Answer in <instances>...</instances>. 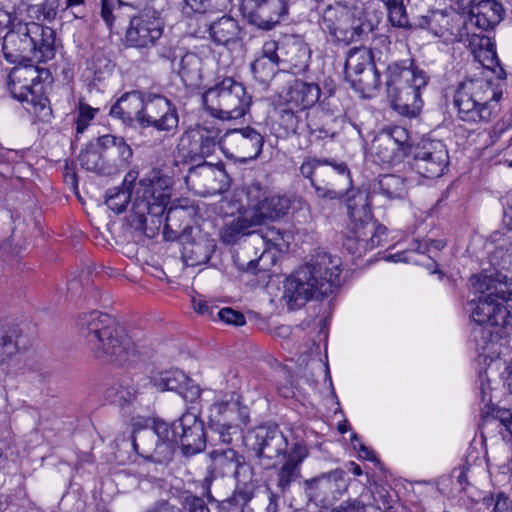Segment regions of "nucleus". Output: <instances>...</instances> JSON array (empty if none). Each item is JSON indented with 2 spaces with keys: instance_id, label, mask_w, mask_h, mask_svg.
<instances>
[{
  "instance_id": "obj_1",
  "label": "nucleus",
  "mask_w": 512,
  "mask_h": 512,
  "mask_svg": "<svg viewBox=\"0 0 512 512\" xmlns=\"http://www.w3.org/2000/svg\"><path fill=\"white\" fill-rule=\"evenodd\" d=\"M488 259L491 268L470 278L474 292L481 294L473 303V315L479 322L505 324L512 316V237L499 239Z\"/></svg>"
},
{
  "instance_id": "obj_2",
  "label": "nucleus",
  "mask_w": 512,
  "mask_h": 512,
  "mask_svg": "<svg viewBox=\"0 0 512 512\" xmlns=\"http://www.w3.org/2000/svg\"><path fill=\"white\" fill-rule=\"evenodd\" d=\"M178 444H181L186 455L204 450V424L196 414L186 412L171 425L162 420H154L151 428L139 429L132 436L136 453L147 461L159 464L172 460Z\"/></svg>"
},
{
  "instance_id": "obj_3",
  "label": "nucleus",
  "mask_w": 512,
  "mask_h": 512,
  "mask_svg": "<svg viewBox=\"0 0 512 512\" xmlns=\"http://www.w3.org/2000/svg\"><path fill=\"white\" fill-rule=\"evenodd\" d=\"M341 259L327 252H317L284 282L282 300L289 310H296L313 299H322L340 286Z\"/></svg>"
},
{
  "instance_id": "obj_4",
  "label": "nucleus",
  "mask_w": 512,
  "mask_h": 512,
  "mask_svg": "<svg viewBox=\"0 0 512 512\" xmlns=\"http://www.w3.org/2000/svg\"><path fill=\"white\" fill-rule=\"evenodd\" d=\"M79 333L95 359L122 366L132 361L134 344L113 317L99 311L85 313L78 320Z\"/></svg>"
},
{
  "instance_id": "obj_5",
  "label": "nucleus",
  "mask_w": 512,
  "mask_h": 512,
  "mask_svg": "<svg viewBox=\"0 0 512 512\" xmlns=\"http://www.w3.org/2000/svg\"><path fill=\"white\" fill-rule=\"evenodd\" d=\"M502 89L499 83L479 77L461 82L454 95L458 117L468 123H488L499 111Z\"/></svg>"
},
{
  "instance_id": "obj_6",
  "label": "nucleus",
  "mask_w": 512,
  "mask_h": 512,
  "mask_svg": "<svg viewBox=\"0 0 512 512\" xmlns=\"http://www.w3.org/2000/svg\"><path fill=\"white\" fill-rule=\"evenodd\" d=\"M252 103L246 88L231 77H225L202 93V104L212 117L229 121L246 115Z\"/></svg>"
},
{
  "instance_id": "obj_7",
  "label": "nucleus",
  "mask_w": 512,
  "mask_h": 512,
  "mask_svg": "<svg viewBox=\"0 0 512 512\" xmlns=\"http://www.w3.org/2000/svg\"><path fill=\"white\" fill-rule=\"evenodd\" d=\"M140 109L134 113L137 123L143 128L152 127L159 132L175 133L179 115L176 106L160 94L132 92Z\"/></svg>"
},
{
  "instance_id": "obj_8",
  "label": "nucleus",
  "mask_w": 512,
  "mask_h": 512,
  "mask_svg": "<svg viewBox=\"0 0 512 512\" xmlns=\"http://www.w3.org/2000/svg\"><path fill=\"white\" fill-rule=\"evenodd\" d=\"M172 184V179L162 173L158 168L150 171L149 175L141 179L134 187L135 198L132 208L127 216L128 225L136 232L143 233L146 222L158 196L156 189L165 190Z\"/></svg>"
},
{
  "instance_id": "obj_9",
  "label": "nucleus",
  "mask_w": 512,
  "mask_h": 512,
  "mask_svg": "<svg viewBox=\"0 0 512 512\" xmlns=\"http://www.w3.org/2000/svg\"><path fill=\"white\" fill-rule=\"evenodd\" d=\"M321 28L334 40L349 44L373 31V24L363 17L338 7L328 6L322 16Z\"/></svg>"
},
{
  "instance_id": "obj_10",
  "label": "nucleus",
  "mask_w": 512,
  "mask_h": 512,
  "mask_svg": "<svg viewBox=\"0 0 512 512\" xmlns=\"http://www.w3.org/2000/svg\"><path fill=\"white\" fill-rule=\"evenodd\" d=\"M164 8V0L144 4L140 15L131 19L126 32V42L129 46L147 48L154 45L163 32L160 17Z\"/></svg>"
},
{
  "instance_id": "obj_11",
  "label": "nucleus",
  "mask_w": 512,
  "mask_h": 512,
  "mask_svg": "<svg viewBox=\"0 0 512 512\" xmlns=\"http://www.w3.org/2000/svg\"><path fill=\"white\" fill-rule=\"evenodd\" d=\"M246 446L259 460H266V467H276L288 455L291 444L277 427H257L245 437Z\"/></svg>"
},
{
  "instance_id": "obj_12",
  "label": "nucleus",
  "mask_w": 512,
  "mask_h": 512,
  "mask_svg": "<svg viewBox=\"0 0 512 512\" xmlns=\"http://www.w3.org/2000/svg\"><path fill=\"white\" fill-rule=\"evenodd\" d=\"M263 145V135L251 126L228 130L221 137V150L226 158L240 163L257 159Z\"/></svg>"
},
{
  "instance_id": "obj_13",
  "label": "nucleus",
  "mask_w": 512,
  "mask_h": 512,
  "mask_svg": "<svg viewBox=\"0 0 512 512\" xmlns=\"http://www.w3.org/2000/svg\"><path fill=\"white\" fill-rule=\"evenodd\" d=\"M449 164L448 150L440 140H422L413 150L412 169L425 178H438Z\"/></svg>"
},
{
  "instance_id": "obj_14",
  "label": "nucleus",
  "mask_w": 512,
  "mask_h": 512,
  "mask_svg": "<svg viewBox=\"0 0 512 512\" xmlns=\"http://www.w3.org/2000/svg\"><path fill=\"white\" fill-rule=\"evenodd\" d=\"M348 486L346 472L340 468L304 481V491L308 499L320 506L338 500Z\"/></svg>"
},
{
  "instance_id": "obj_15",
  "label": "nucleus",
  "mask_w": 512,
  "mask_h": 512,
  "mask_svg": "<svg viewBox=\"0 0 512 512\" xmlns=\"http://www.w3.org/2000/svg\"><path fill=\"white\" fill-rule=\"evenodd\" d=\"M411 151L406 130L395 127L379 133L372 141L371 153L379 164L393 165L401 162Z\"/></svg>"
},
{
  "instance_id": "obj_16",
  "label": "nucleus",
  "mask_w": 512,
  "mask_h": 512,
  "mask_svg": "<svg viewBox=\"0 0 512 512\" xmlns=\"http://www.w3.org/2000/svg\"><path fill=\"white\" fill-rule=\"evenodd\" d=\"M288 455L275 468V482L277 491L285 496L293 483L301 478V466L309 455L308 447L298 435L292 437Z\"/></svg>"
},
{
  "instance_id": "obj_17",
  "label": "nucleus",
  "mask_w": 512,
  "mask_h": 512,
  "mask_svg": "<svg viewBox=\"0 0 512 512\" xmlns=\"http://www.w3.org/2000/svg\"><path fill=\"white\" fill-rule=\"evenodd\" d=\"M288 0H241L240 11L259 29L271 30L288 13Z\"/></svg>"
},
{
  "instance_id": "obj_18",
  "label": "nucleus",
  "mask_w": 512,
  "mask_h": 512,
  "mask_svg": "<svg viewBox=\"0 0 512 512\" xmlns=\"http://www.w3.org/2000/svg\"><path fill=\"white\" fill-rule=\"evenodd\" d=\"M226 178L223 168L203 161L188 169L185 183L195 193L206 196L222 192L226 186Z\"/></svg>"
},
{
  "instance_id": "obj_19",
  "label": "nucleus",
  "mask_w": 512,
  "mask_h": 512,
  "mask_svg": "<svg viewBox=\"0 0 512 512\" xmlns=\"http://www.w3.org/2000/svg\"><path fill=\"white\" fill-rule=\"evenodd\" d=\"M182 246V259L187 266H198L205 264L215 251L216 243L208 234L203 233L200 228H186V232L178 240Z\"/></svg>"
},
{
  "instance_id": "obj_20",
  "label": "nucleus",
  "mask_w": 512,
  "mask_h": 512,
  "mask_svg": "<svg viewBox=\"0 0 512 512\" xmlns=\"http://www.w3.org/2000/svg\"><path fill=\"white\" fill-rule=\"evenodd\" d=\"M221 131L216 127L197 125L184 132L181 137L183 148H187V153L191 159L199 157L201 159L212 155L217 146L221 147Z\"/></svg>"
},
{
  "instance_id": "obj_21",
  "label": "nucleus",
  "mask_w": 512,
  "mask_h": 512,
  "mask_svg": "<svg viewBox=\"0 0 512 512\" xmlns=\"http://www.w3.org/2000/svg\"><path fill=\"white\" fill-rule=\"evenodd\" d=\"M108 175L126 170L132 160L133 150L123 137L106 134L99 137Z\"/></svg>"
},
{
  "instance_id": "obj_22",
  "label": "nucleus",
  "mask_w": 512,
  "mask_h": 512,
  "mask_svg": "<svg viewBox=\"0 0 512 512\" xmlns=\"http://www.w3.org/2000/svg\"><path fill=\"white\" fill-rule=\"evenodd\" d=\"M22 31L31 42V52L39 54V62H47L55 55V32L52 28L34 21L22 20Z\"/></svg>"
},
{
  "instance_id": "obj_23",
  "label": "nucleus",
  "mask_w": 512,
  "mask_h": 512,
  "mask_svg": "<svg viewBox=\"0 0 512 512\" xmlns=\"http://www.w3.org/2000/svg\"><path fill=\"white\" fill-rule=\"evenodd\" d=\"M427 84L426 75H419L414 80V88H399L387 95L391 107L399 114L406 117H416L422 108L420 90Z\"/></svg>"
},
{
  "instance_id": "obj_24",
  "label": "nucleus",
  "mask_w": 512,
  "mask_h": 512,
  "mask_svg": "<svg viewBox=\"0 0 512 512\" xmlns=\"http://www.w3.org/2000/svg\"><path fill=\"white\" fill-rule=\"evenodd\" d=\"M156 388L165 391H175L186 401L193 402L200 394V387L195 384L183 371L178 369L165 371L153 379Z\"/></svg>"
},
{
  "instance_id": "obj_25",
  "label": "nucleus",
  "mask_w": 512,
  "mask_h": 512,
  "mask_svg": "<svg viewBox=\"0 0 512 512\" xmlns=\"http://www.w3.org/2000/svg\"><path fill=\"white\" fill-rule=\"evenodd\" d=\"M300 173L310 180H318L316 177L333 178L338 175L345 185H351L350 171L344 162L332 163L327 159L307 157L300 166Z\"/></svg>"
},
{
  "instance_id": "obj_26",
  "label": "nucleus",
  "mask_w": 512,
  "mask_h": 512,
  "mask_svg": "<svg viewBox=\"0 0 512 512\" xmlns=\"http://www.w3.org/2000/svg\"><path fill=\"white\" fill-rule=\"evenodd\" d=\"M181 204L171 205L166 213L163 235L166 240L173 241L181 239L186 228H194L190 225L191 217L195 214L193 206H189L188 200H179Z\"/></svg>"
},
{
  "instance_id": "obj_27",
  "label": "nucleus",
  "mask_w": 512,
  "mask_h": 512,
  "mask_svg": "<svg viewBox=\"0 0 512 512\" xmlns=\"http://www.w3.org/2000/svg\"><path fill=\"white\" fill-rule=\"evenodd\" d=\"M386 231L385 227L376 226L375 223L371 225H360L355 231H351L346 235L343 246L351 254L361 255L367 250L380 245V235Z\"/></svg>"
},
{
  "instance_id": "obj_28",
  "label": "nucleus",
  "mask_w": 512,
  "mask_h": 512,
  "mask_svg": "<svg viewBox=\"0 0 512 512\" xmlns=\"http://www.w3.org/2000/svg\"><path fill=\"white\" fill-rule=\"evenodd\" d=\"M210 39L216 45L225 47L241 44L245 37L244 30L238 21L230 16H222L216 21L205 24Z\"/></svg>"
},
{
  "instance_id": "obj_29",
  "label": "nucleus",
  "mask_w": 512,
  "mask_h": 512,
  "mask_svg": "<svg viewBox=\"0 0 512 512\" xmlns=\"http://www.w3.org/2000/svg\"><path fill=\"white\" fill-rule=\"evenodd\" d=\"M2 51L4 57L10 63L20 62L28 58L31 52V42L22 31V20L15 24L3 38Z\"/></svg>"
},
{
  "instance_id": "obj_30",
  "label": "nucleus",
  "mask_w": 512,
  "mask_h": 512,
  "mask_svg": "<svg viewBox=\"0 0 512 512\" xmlns=\"http://www.w3.org/2000/svg\"><path fill=\"white\" fill-rule=\"evenodd\" d=\"M370 187L357 188L347 191L346 207L349 218L357 225H370L371 220V200Z\"/></svg>"
},
{
  "instance_id": "obj_31",
  "label": "nucleus",
  "mask_w": 512,
  "mask_h": 512,
  "mask_svg": "<svg viewBox=\"0 0 512 512\" xmlns=\"http://www.w3.org/2000/svg\"><path fill=\"white\" fill-rule=\"evenodd\" d=\"M290 208V200L285 196L264 197L254 207L253 223L261 225L266 220H275L285 216Z\"/></svg>"
},
{
  "instance_id": "obj_32",
  "label": "nucleus",
  "mask_w": 512,
  "mask_h": 512,
  "mask_svg": "<svg viewBox=\"0 0 512 512\" xmlns=\"http://www.w3.org/2000/svg\"><path fill=\"white\" fill-rule=\"evenodd\" d=\"M211 481L206 478L204 480V495L207 497L209 502H218V507L221 511H230L234 508H245L249 507V502L253 499L256 489V484H237L232 495L224 500L218 501L213 497L210 491Z\"/></svg>"
},
{
  "instance_id": "obj_33",
  "label": "nucleus",
  "mask_w": 512,
  "mask_h": 512,
  "mask_svg": "<svg viewBox=\"0 0 512 512\" xmlns=\"http://www.w3.org/2000/svg\"><path fill=\"white\" fill-rule=\"evenodd\" d=\"M504 13L502 5L496 1L471 4L470 23L483 31L494 28Z\"/></svg>"
},
{
  "instance_id": "obj_34",
  "label": "nucleus",
  "mask_w": 512,
  "mask_h": 512,
  "mask_svg": "<svg viewBox=\"0 0 512 512\" xmlns=\"http://www.w3.org/2000/svg\"><path fill=\"white\" fill-rule=\"evenodd\" d=\"M321 95L320 87L315 83H308L300 79L294 80L287 92L286 102L307 111L315 105Z\"/></svg>"
},
{
  "instance_id": "obj_35",
  "label": "nucleus",
  "mask_w": 512,
  "mask_h": 512,
  "mask_svg": "<svg viewBox=\"0 0 512 512\" xmlns=\"http://www.w3.org/2000/svg\"><path fill=\"white\" fill-rule=\"evenodd\" d=\"M278 123L286 134L301 135L307 131L309 113L286 102L278 109Z\"/></svg>"
},
{
  "instance_id": "obj_36",
  "label": "nucleus",
  "mask_w": 512,
  "mask_h": 512,
  "mask_svg": "<svg viewBox=\"0 0 512 512\" xmlns=\"http://www.w3.org/2000/svg\"><path fill=\"white\" fill-rule=\"evenodd\" d=\"M373 194H381L387 199H400L406 194L405 179L394 174L380 175L370 183Z\"/></svg>"
},
{
  "instance_id": "obj_37",
  "label": "nucleus",
  "mask_w": 512,
  "mask_h": 512,
  "mask_svg": "<svg viewBox=\"0 0 512 512\" xmlns=\"http://www.w3.org/2000/svg\"><path fill=\"white\" fill-rule=\"evenodd\" d=\"M373 66H375V52L367 47H355L350 49L346 58L345 73L349 79Z\"/></svg>"
},
{
  "instance_id": "obj_38",
  "label": "nucleus",
  "mask_w": 512,
  "mask_h": 512,
  "mask_svg": "<svg viewBox=\"0 0 512 512\" xmlns=\"http://www.w3.org/2000/svg\"><path fill=\"white\" fill-rule=\"evenodd\" d=\"M137 178V173L130 171L126 174L123 187H116L110 189L106 196V205L116 213H121L125 210L132 197L131 185L133 188L137 183H134Z\"/></svg>"
},
{
  "instance_id": "obj_39",
  "label": "nucleus",
  "mask_w": 512,
  "mask_h": 512,
  "mask_svg": "<svg viewBox=\"0 0 512 512\" xmlns=\"http://www.w3.org/2000/svg\"><path fill=\"white\" fill-rule=\"evenodd\" d=\"M252 226H257L253 223L252 216L250 219L238 217L223 226L220 231V238L224 244L228 245L236 244L244 236H251L255 239L256 231H250Z\"/></svg>"
},
{
  "instance_id": "obj_40",
  "label": "nucleus",
  "mask_w": 512,
  "mask_h": 512,
  "mask_svg": "<svg viewBox=\"0 0 512 512\" xmlns=\"http://www.w3.org/2000/svg\"><path fill=\"white\" fill-rule=\"evenodd\" d=\"M82 168L97 174L108 175L103 149L99 146V137L89 143L78 157Z\"/></svg>"
},
{
  "instance_id": "obj_41",
  "label": "nucleus",
  "mask_w": 512,
  "mask_h": 512,
  "mask_svg": "<svg viewBox=\"0 0 512 512\" xmlns=\"http://www.w3.org/2000/svg\"><path fill=\"white\" fill-rule=\"evenodd\" d=\"M28 74H35V70L32 68H24V69H13L9 75V90L13 98L17 99L21 103H27L34 105L35 104V95L33 90L28 85L18 86L15 81L18 83L23 76L24 79H27Z\"/></svg>"
},
{
  "instance_id": "obj_42",
  "label": "nucleus",
  "mask_w": 512,
  "mask_h": 512,
  "mask_svg": "<svg viewBox=\"0 0 512 512\" xmlns=\"http://www.w3.org/2000/svg\"><path fill=\"white\" fill-rule=\"evenodd\" d=\"M212 468L221 476L232 475L241 455L234 449H215L210 452Z\"/></svg>"
},
{
  "instance_id": "obj_43",
  "label": "nucleus",
  "mask_w": 512,
  "mask_h": 512,
  "mask_svg": "<svg viewBox=\"0 0 512 512\" xmlns=\"http://www.w3.org/2000/svg\"><path fill=\"white\" fill-rule=\"evenodd\" d=\"M385 85L387 95L392 93V89H398V81L412 79L414 77L412 63L409 60L395 61L389 64L385 71Z\"/></svg>"
},
{
  "instance_id": "obj_44",
  "label": "nucleus",
  "mask_w": 512,
  "mask_h": 512,
  "mask_svg": "<svg viewBox=\"0 0 512 512\" xmlns=\"http://www.w3.org/2000/svg\"><path fill=\"white\" fill-rule=\"evenodd\" d=\"M349 79L355 90L368 97L373 95L379 89L381 84L380 73L376 68V65L369 67L368 70H365Z\"/></svg>"
},
{
  "instance_id": "obj_45",
  "label": "nucleus",
  "mask_w": 512,
  "mask_h": 512,
  "mask_svg": "<svg viewBox=\"0 0 512 512\" xmlns=\"http://www.w3.org/2000/svg\"><path fill=\"white\" fill-rule=\"evenodd\" d=\"M388 13L391 24L399 28H430L431 22L435 16V13L430 16H421L418 22L410 23L404 6L399 3L392 5V7L388 9Z\"/></svg>"
},
{
  "instance_id": "obj_46",
  "label": "nucleus",
  "mask_w": 512,
  "mask_h": 512,
  "mask_svg": "<svg viewBox=\"0 0 512 512\" xmlns=\"http://www.w3.org/2000/svg\"><path fill=\"white\" fill-rule=\"evenodd\" d=\"M326 181L325 186L318 184V180H312L311 185L314 187L318 197L325 199H339L342 197L347 190L349 185H345L342 178L338 175L333 178H325L322 182Z\"/></svg>"
},
{
  "instance_id": "obj_47",
  "label": "nucleus",
  "mask_w": 512,
  "mask_h": 512,
  "mask_svg": "<svg viewBox=\"0 0 512 512\" xmlns=\"http://www.w3.org/2000/svg\"><path fill=\"white\" fill-rule=\"evenodd\" d=\"M201 60L194 53H185L180 57L178 62V74L184 82H190L197 80L200 77Z\"/></svg>"
},
{
  "instance_id": "obj_48",
  "label": "nucleus",
  "mask_w": 512,
  "mask_h": 512,
  "mask_svg": "<svg viewBox=\"0 0 512 512\" xmlns=\"http://www.w3.org/2000/svg\"><path fill=\"white\" fill-rule=\"evenodd\" d=\"M290 235L279 229L267 228L265 232L256 231L255 240L262 239L270 247H275L279 251L288 248Z\"/></svg>"
},
{
  "instance_id": "obj_49",
  "label": "nucleus",
  "mask_w": 512,
  "mask_h": 512,
  "mask_svg": "<svg viewBox=\"0 0 512 512\" xmlns=\"http://www.w3.org/2000/svg\"><path fill=\"white\" fill-rule=\"evenodd\" d=\"M211 411L217 416L226 414L233 415L235 413H239L241 421L244 424L248 422V415L241 411L240 403L238 400L234 399L233 396H231L229 399L213 403Z\"/></svg>"
},
{
  "instance_id": "obj_50",
  "label": "nucleus",
  "mask_w": 512,
  "mask_h": 512,
  "mask_svg": "<svg viewBox=\"0 0 512 512\" xmlns=\"http://www.w3.org/2000/svg\"><path fill=\"white\" fill-rule=\"evenodd\" d=\"M19 336L15 331L0 335V363L16 355L19 351Z\"/></svg>"
},
{
  "instance_id": "obj_51",
  "label": "nucleus",
  "mask_w": 512,
  "mask_h": 512,
  "mask_svg": "<svg viewBox=\"0 0 512 512\" xmlns=\"http://www.w3.org/2000/svg\"><path fill=\"white\" fill-rule=\"evenodd\" d=\"M278 64L265 58L257 57L251 64V71L254 77L261 82L272 78L277 71Z\"/></svg>"
},
{
  "instance_id": "obj_52",
  "label": "nucleus",
  "mask_w": 512,
  "mask_h": 512,
  "mask_svg": "<svg viewBox=\"0 0 512 512\" xmlns=\"http://www.w3.org/2000/svg\"><path fill=\"white\" fill-rule=\"evenodd\" d=\"M475 58L482 64V66L488 70L495 71V68H499L498 77L504 79L506 73L499 65V59L497 57L496 48L488 50H475Z\"/></svg>"
},
{
  "instance_id": "obj_53",
  "label": "nucleus",
  "mask_w": 512,
  "mask_h": 512,
  "mask_svg": "<svg viewBox=\"0 0 512 512\" xmlns=\"http://www.w3.org/2000/svg\"><path fill=\"white\" fill-rule=\"evenodd\" d=\"M99 111L97 108H92L90 105L79 101L78 115L75 119L76 133L82 134L89 126L90 122L94 119L95 114Z\"/></svg>"
},
{
  "instance_id": "obj_54",
  "label": "nucleus",
  "mask_w": 512,
  "mask_h": 512,
  "mask_svg": "<svg viewBox=\"0 0 512 512\" xmlns=\"http://www.w3.org/2000/svg\"><path fill=\"white\" fill-rule=\"evenodd\" d=\"M236 479L237 484H256L254 481V469L253 467L245 461V457L241 455L237 468L234 469L232 474Z\"/></svg>"
},
{
  "instance_id": "obj_55",
  "label": "nucleus",
  "mask_w": 512,
  "mask_h": 512,
  "mask_svg": "<svg viewBox=\"0 0 512 512\" xmlns=\"http://www.w3.org/2000/svg\"><path fill=\"white\" fill-rule=\"evenodd\" d=\"M164 212V208L161 205L154 204V210H151L148 222H146L143 235L148 238H154L161 227L162 218L161 214Z\"/></svg>"
},
{
  "instance_id": "obj_56",
  "label": "nucleus",
  "mask_w": 512,
  "mask_h": 512,
  "mask_svg": "<svg viewBox=\"0 0 512 512\" xmlns=\"http://www.w3.org/2000/svg\"><path fill=\"white\" fill-rule=\"evenodd\" d=\"M217 316L221 321L229 325L243 326L246 323L244 314L231 307L219 309Z\"/></svg>"
},
{
  "instance_id": "obj_57",
  "label": "nucleus",
  "mask_w": 512,
  "mask_h": 512,
  "mask_svg": "<svg viewBox=\"0 0 512 512\" xmlns=\"http://www.w3.org/2000/svg\"><path fill=\"white\" fill-rule=\"evenodd\" d=\"M132 104H137L138 105V100L137 98L134 99L132 97V92L130 93H127L125 94L124 96H122L115 105L112 106L111 108V114L112 115H116L120 118H124V117H130L131 116V112L128 111V108L132 105Z\"/></svg>"
},
{
  "instance_id": "obj_58",
  "label": "nucleus",
  "mask_w": 512,
  "mask_h": 512,
  "mask_svg": "<svg viewBox=\"0 0 512 512\" xmlns=\"http://www.w3.org/2000/svg\"><path fill=\"white\" fill-rule=\"evenodd\" d=\"M217 434L218 440L224 444H231L235 436L240 434L239 427L236 425H229L226 423L217 424L213 430Z\"/></svg>"
},
{
  "instance_id": "obj_59",
  "label": "nucleus",
  "mask_w": 512,
  "mask_h": 512,
  "mask_svg": "<svg viewBox=\"0 0 512 512\" xmlns=\"http://www.w3.org/2000/svg\"><path fill=\"white\" fill-rule=\"evenodd\" d=\"M185 2L191 10L199 14L219 9L218 0H185Z\"/></svg>"
},
{
  "instance_id": "obj_60",
  "label": "nucleus",
  "mask_w": 512,
  "mask_h": 512,
  "mask_svg": "<svg viewBox=\"0 0 512 512\" xmlns=\"http://www.w3.org/2000/svg\"><path fill=\"white\" fill-rule=\"evenodd\" d=\"M59 0H44L42 7L39 5H28L26 7L27 12L38 14L43 11L44 18L54 17L56 9L58 8Z\"/></svg>"
},
{
  "instance_id": "obj_61",
  "label": "nucleus",
  "mask_w": 512,
  "mask_h": 512,
  "mask_svg": "<svg viewBox=\"0 0 512 512\" xmlns=\"http://www.w3.org/2000/svg\"><path fill=\"white\" fill-rule=\"evenodd\" d=\"M316 118V116L311 119L308 118L307 131H309L311 135L316 136L318 139L333 137L334 133L331 131V129L324 123L320 124L316 122Z\"/></svg>"
},
{
  "instance_id": "obj_62",
  "label": "nucleus",
  "mask_w": 512,
  "mask_h": 512,
  "mask_svg": "<svg viewBox=\"0 0 512 512\" xmlns=\"http://www.w3.org/2000/svg\"><path fill=\"white\" fill-rule=\"evenodd\" d=\"M183 509L187 512H210L204 500L194 495L185 497Z\"/></svg>"
},
{
  "instance_id": "obj_63",
  "label": "nucleus",
  "mask_w": 512,
  "mask_h": 512,
  "mask_svg": "<svg viewBox=\"0 0 512 512\" xmlns=\"http://www.w3.org/2000/svg\"><path fill=\"white\" fill-rule=\"evenodd\" d=\"M330 512H365V504L358 499H349L332 508Z\"/></svg>"
},
{
  "instance_id": "obj_64",
  "label": "nucleus",
  "mask_w": 512,
  "mask_h": 512,
  "mask_svg": "<svg viewBox=\"0 0 512 512\" xmlns=\"http://www.w3.org/2000/svg\"><path fill=\"white\" fill-rule=\"evenodd\" d=\"M19 20H23V18L19 17L16 12L14 14H11L6 10L0 9V34L5 29L10 30L12 28H15V24H17Z\"/></svg>"
}]
</instances>
